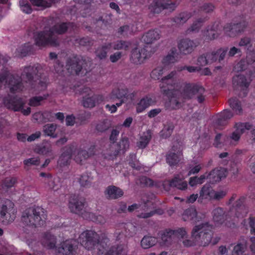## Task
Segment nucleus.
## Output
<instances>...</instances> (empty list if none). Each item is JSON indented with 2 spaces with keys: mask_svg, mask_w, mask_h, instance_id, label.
Segmentation results:
<instances>
[{
  "mask_svg": "<svg viewBox=\"0 0 255 255\" xmlns=\"http://www.w3.org/2000/svg\"><path fill=\"white\" fill-rule=\"evenodd\" d=\"M227 48H220L216 51L206 53L208 64H211L218 61L220 62L225 58L227 52Z\"/></svg>",
  "mask_w": 255,
  "mask_h": 255,
  "instance_id": "obj_16",
  "label": "nucleus"
},
{
  "mask_svg": "<svg viewBox=\"0 0 255 255\" xmlns=\"http://www.w3.org/2000/svg\"><path fill=\"white\" fill-rule=\"evenodd\" d=\"M19 6L22 11L26 13H30L32 11V8L29 2L25 0H20Z\"/></svg>",
  "mask_w": 255,
  "mask_h": 255,
  "instance_id": "obj_54",
  "label": "nucleus"
},
{
  "mask_svg": "<svg viewBox=\"0 0 255 255\" xmlns=\"http://www.w3.org/2000/svg\"><path fill=\"white\" fill-rule=\"evenodd\" d=\"M86 203L83 198L72 197L69 202V207L71 211L78 214L85 219L91 218V214L86 209Z\"/></svg>",
  "mask_w": 255,
  "mask_h": 255,
  "instance_id": "obj_5",
  "label": "nucleus"
},
{
  "mask_svg": "<svg viewBox=\"0 0 255 255\" xmlns=\"http://www.w3.org/2000/svg\"><path fill=\"white\" fill-rule=\"evenodd\" d=\"M246 197L244 196L241 197L238 199L234 205V208L236 211V215L238 217L246 216L248 212V207L245 205Z\"/></svg>",
  "mask_w": 255,
  "mask_h": 255,
  "instance_id": "obj_21",
  "label": "nucleus"
},
{
  "mask_svg": "<svg viewBox=\"0 0 255 255\" xmlns=\"http://www.w3.org/2000/svg\"><path fill=\"white\" fill-rule=\"evenodd\" d=\"M105 193L107 196V198L109 199H118L122 197L124 194L122 189L114 185L108 186L106 188Z\"/></svg>",
  "mask_w": 255,
  "mask_h": 255,
  "instance_id": "obj_23",
  "label": "nucleus"
},
{
  "mask_svg": "<svg viewBox=\"0 0 255 255\" xmlns=\"http://www.w3.org/2000/svg\"><path fill=\"white\" fill-rule=\"evenodd\" d=\"M20 53L21 56L25 57L33 53V48L29 43L24 44L20 49Z\"/></svg>",
  "mask_w": 255,
  "mask_h": 255,
  "instance_id": "obj_47",
  "label": "nucleus"
},
{
  "mask_svg": "<svg viewBox=\"0 0 255 255\" xmlns=\"http://www.w3.org/2000/svg\"><path fill=\"white\" fill-rule=\"evenodd\" d=\"M227 175L226 168L221 167L219 169H214L209 174L210 178H213V181L219 182L222 178H225Z\"/></svg>",
  "mask_w": 255,
  "mask_h": 255,
  "instance_id": "obj_27",
  "label": "nucleus"
},
{
  "mask_svg": "<svg viewBox=\"0 0 255 255\" xmlns=\"http://www.w3.org/2000/svg\"><path fill=\"white\" fill-rule=\"evenodd\" d=\"M192 238H194L197 244L206 246L211 242L212 233L207 223L201 224L195 226L192 231Z\"/></svg>",
  "mask_w": 255,
  "mask_h": 255,
  "instance_id": "obj_4",
  "label": "nucleus"
},
{
  "mask_svg": "<svg viewBox=\"0 0 255 255\" xmlns=\"http://www.w3.org/2000/svg\"><path fill=\"white\" fill-rule=\"evenodd\" d=\"M190 15L187 12H182L174 18V21L177 24H183L190 18Z\"/></svg>",
  "mask_w": 255,
  "mask_h": 255,
  "instance_id": "obj_52",
  "label": "nucleus"
},
{
  "mask_svg": "<svg viewBox=\"0 0 255 255\" xmlns=\"http://www.w3.org/2000/svg\"><path fill=\"white\" fill-rule=\"evenodd\" d=\"M174 128V124L170 122H167L164 125L163 128L159 133V136L161 138L166 139L169 137Z\"/></svg>",
  "mask_w": 255,
  "mask_h": 255,
  "instance_id": "obj_32",
  "label": "nucleus"
},
{
  "mask_svg": "<svg viewBox=\"0 0 255 255\" xmlns=\"http://www.w3.org/2000/svg\"><path fill=\"white\" fill-rule=\"evenodd\" d=\"M15 209L14 204L10 200H6L0 206V222L7 225L13 222L15 218Z\"/></svg>",
  "mask_w": 255,
  "mask_h": 255,
  "instance_id": "obj_8",
  "label": "nucleus"
},
{
  "mask_svg": "<svg viewBox=\"0 0 255 255\" xmlns=\"http://www.w3.org/2000/svg\"><path fill=\"white\" fill-rule=\"evenodd\" d=\"M56 126L54 124H47L43 127V131L45 135L55 137L56 135H53L55 131Z\"/></svg>",
  "mask_w": 255,
  "mask_h": 255,
  "instance_id": "obj_49",
  "label": "nucleus"
},
{
  "mask_svg": "<svg viewBox=\"0 0 255 255\" xmlns=\"http://www.w3.org/2000/svg\"><path fill=\"white\" fill-rule=\"evenodd\" d=\"M56 238L50 233H45L42 240V245L48 249H55L57 248L56 246Z\"/></svg>",
  "mask_w": 255,
  "mask_h": 255,
  "instance_id": "obj_24",
  "label": "nucleus"
},
{
  "mask_svg": "<svg viewBox=\"0 0 255 255\" xmlns=\"http://www.w3.org/2000/svg\"><path fill=\"white\" fill-rule=\"evenodd\" d=\"M250 83V82H248L246 77L243 75H236L233 78V84L235 87L247 88L249 86Z\"/></svg>",
  "mask_w": 255,
  "mask_h": 255,
  "instance_id": "obj_34",
  "label": "nucleus"
},
{
  "mask_svg": "<svg viewBox=\"0 0 255 255\" xmlns=\"http://www.w3.org/2000/svg\"><path fill=\"white\" fill-rule=\"evenodd\" d=\"M129 147V141L127 137H122L120 141L117 144H112L110 147L111 152L109 155L111 157H116L119 154L120 151L123 152Z\"/></svg>",
  "mask_w": 255,
  "mask_h": 255,
  "instance_id": "obj_13",
  "label": "nucleus"
},
{
  "mask_svg": "<svg viewBox=\"0 0 255 255\" xmlns=\"http://www.w3.org/2000/svg\"><path fill=\"white\" fill-rule=\"evenodd\" d=\"M46 97L42 96H35L31 98L29 100V105L31 106L36 107L40 105V102L44 99H45Z\"/></svg>",
  "mask_w": 255,
  "mask_h": 255,
  "instance_id": "obj_59",
  "label": "nucleus"
},
{
  "mask_svg": "<svg viewBox=\"0 0 255 255\" xmlns=\"http://www.w3.org/2000/svg\"><path fill=\"white\" fill-rule=\"evenodd\" d=\"M76 27L73 22H60L52 26L48 30L34 33V38L35 44L39 46L49 44L56 47L59 45L57 36L54 32L58 34H64L66 32H71Z\"/></svg>",
  "mask_w": 255,
  "mask_h": 255,
  "instance_id": "obj_1",
  "label": "nucleus"
},
{
  "mask_svg": "<svg viewBox=\"0 0 255 255\" xmlns=\"http://www.w3.org/2000/svg\"><path fill=\"white\" fill-rule=\"evenodd\" d=\"M79 181L81 185L83 187L88 186L91 183L89 176L87 174H83L81 175Z\"/></svg>",
  "mask_w": 255,
  "mask_h": 255,
  "instance_id": "obj_62",
  "label": "nucleus"
},
{
  "mask_svg": "<svg viewBox=\"0 0 255 255\" xmlns=\"http://www.w3.org/2000/svg\"><path fill=\"white\" fill-rule=\"evenodd\" d=\"M249 65H252L255 62V51L254 50H248L247 52L246 58L245 59Z\"/></svg>",
  "mask_w": 255,
  "mask_h": 255,
  "instance_id": "obj_60",
  "label": "nucleus"
},
{
  "mask_svg": "<svg viewBox=\"0 0 255 255\" xmlns=\"http://www.w3.org/2000/svg\"><path fill=\"white\" fill-rule=\"evenodd\" d=\"M139 183L142 186L151 187L153 185V181L146 176H141L138 179Z\"/></svg>",
  "mask_w": 255,
  "mask_h": 255,
  "instance_id": "obj_58",
  "label": "nucleus"
},
{
  "mask_svg": "<svg viewBox=\"0 0 255 255\" xmlns=\"http://www.w3.org/2000/svg\"><path fill=\"white\" fill-rule=\"evenodd\" d=\"M181 153L180 149L177 146H173L171 151H169L166 155V161L170 166H173L177 164L180 160Z\"/></svg>",
  "mask_w": 255,
  "mask_h": 255,
  "instance_id": "obj_20",
  "label": "nucleus"
},
{
  "mask_svg": "<svg viewBox=\"0 0 255 255\" xmlns=\"http://www.w3.org/2000/svg\"><path fill=\"white\" fill-rule=\"evenodd\" d=\"M247 247V241L244 239L241 243H238L234 248L232 252L233 255H242L246 250Z\"/></svg>",
  "mask_w": 255,
  "mask_h": 255,
  "instance_id": "obj_42",
  "label": "nucleus"
},
{
  "mask_svg": "<svg viewBox=\"0 0 255 255\" xmlns=\"http://www.w3.org/2000/svg\"><path fill=\"white\" fill-rule=\"evenodd\" d=\"M91 65V61L81 56L70 58L67 61V69L72 74H86L90 70Z\"/></svg>",
  "mask_w": 255,
  "mask_h": 255,
  "instance_id": "obj_3",
  "label": "nucleus"
},
{
  "mask_svg": "<svg viewBox=\"0 0 255 255\" xmlns=\"http://www.w3.org/2000/svg\"><path fill=\"white\" fill-rule=\"evenodd\" d=\"M112 47L111 43L106 44L101 48L98 49L97 51V56L100 59H104L107 56V50Z\"/></svg>",
  "mask_w": 255,
  "mask_h": 255,
  "instance_id": "obj_45",
  "label": "nucleus"
},
{
  "mask_svg": "<svg viewBox=\"0 0 255 255\" xmlns=\"http://www.w3.org/2000/svg\"><path fill=\"white\" fill-rule=\"evenodd\" d=\"M127 94V90L126 89H118L113 90L111 94L110 98L111 99L114 100L116 99H123L125 98Z\"/></svg>",
  "mask_w": 255,
  "mask_h": 255,
  "instance_id": "obj_44",
  "label": "nucleus"
},
{
  "mask_svg": "<svg viewBox=\"0 0 255 255\" xmlns=\"http://www.w3.org/2000/svg\"><path fill=\"white\" fill-rule=\"evenodd\" d=\"M151 136V130H147L144 133V135L140 138V140L137 142V146L140 148H145L150 140Z\"/></svg>",
  "mask_w": 255,
  "mask_h": 255,
  "instance_id": "obj_39",
  "label": "nucleus"
},
{
  "mask_svg": "<svg viewBox=\"0 0 255 255\" xmlns=\"http://www.w3.org/2000/svg\"><path fill=\"white\" fill-rule=\"evenodd\" d=\"M157 243V240L156 238L146 235L144 236L141 240V247L144 249H149L155 246Z\"/></svg>",
  "mask_w": 255,
  "mask_h": 255,
  "instance_id": "obj_31",
  "label": "nucleus"
},
{
  "mask_svg": "<svg viewBox=\"0 0 255 255\" xmlns=\"http://www.w3.org/2000/svg\"><path fill=\"white\" fill-rule=\"evenodd\" d=\"M41 71V67L38 64L25 66L21 74V79L23 82L32 86L39 80Z\"/></svg>",
  "mask_w": 255,
  "mask_h": 255,
  "instance_id": "obj_7",
  "label": "nucleus"
},
{
  "mask_svg": "<svg viewBox=\"0 0 255 255\" xmlns=\"http://www.w3.org/2000/svg\"><path fill=\"white\" fill-rule=\"evenodd\" d=\"M229 104L231 108L236 114L242 113L243 110L240 101L236 98H231L229 100Z\"/></svg>",
  "mask_w": 255,
  "mask_h": 255,
  "instance_id": "obj_41",
  "label": "nucleus"
},
{
  "mask_svg": "<svg viewBox=\"0 0 255 255\" xmlns=\"http://www.w3.org/2000/svg\"><path fill=\"white\" fill-rule=\"evenodd\" d=\"M161 240L166 245L171 244L174 238L172 234H170V230L166 231L162 235Z\"/></svg>",
  "mask_w": 255,
  "mask_h": 255,
  "instance_id": "obj_53",
  "label": "nucleus"
},
{
  "mask_svg": "<svg viewBox=\"0 0 255 255\" xmlns=\"http://www.w3.org/2000/svg\"><path fill=\"white\" fill-rule=\"evenodd\" d=\"M5 106L14 111H19L22 109L25 102L17 96L8 97L3 100Z\"/></svg>",
  "mask_w": 255,
  "mask_h": 255,
  "instance_id": "obj_14",
  "label": "nucleus"
},
{
  "mask_svg": "<svg viewBox=\"0 0 255 255\" xmlns=\"http://www.w3.org/2000/svg\"><path fill=\"white\" fill-rule=\"evenodd\" d=\"M72 157V153L71 149H67L64 151L59 157L57 164L61 167H63L70 164Z\"/></svg>",
  "mask_w": 255,
  "mask_h": 255,
  "instance_id": "obj_26",
  "label": "nucleus"
},
{
  "mask_svg": "<svg viewBox=\"0 0 255 255\" xmlns=\"http://www.w3.org/2000/svg\"><path fill=\"white\" fill-rule=\"evenodd\" d=\"M17 182V179L15 177H10L6 178L2 182V188L9 189L13 187Z\"/></svg>",
  "mask_w": 255,
  "mask_h": 255,
  "instance_id": "obj_51",
  "label": "nucleus"
},
{
  "mask_svg": "<svg viewBox=\"0 0 255 255\" xmlns=\"http://www.w3.org/2000/svg\"><path fill=\"white\" fill-rule=\"evenodd\" d=\"M176 74L175 71H172L170 74L167 75V76L163 77L161 79L162 85L161 86V92L165 95H168L170 93H172V89H170L169 88H166L165 86V84L168 85V83L167 82V81H171L172 78Z\"/></svg>",
  "mask_w": 255,
  "mask_h": 255,
  "instance_id": "obj_36",
  "label": "nucleus"
},
{
  "mask_svg": "<svg viewBox=\"0 0 255 255\" xmlns=\"http://www.w3.org/2000/svg\"><path fill=\"white\" fill-rule=\"evenodd\" d=\"M214 190L209 184H205L201 188L198 198V202H202L204 199L211 200Z\"/></svg>",
  "mask_w": 255,
  "mask_h": 255,
  "instance_id": "obj_25",
  "label": "nucleus"
},
{
  "mask_svg": "<svg viewBox=\"0 0 255 255\" xmlns=\"http://www.w3.org/2000/svg\"><path fill=\"white\" fill-rule=\"evenodd\" d=\"M156 213L162 214L163 213V211L162 210L158 209L154 211H151L150 212L148 213H141L140 214L138 215L137 217L139 218L146 219L152 217Z\"/></svg>",
  "mask_w": 255,
  "mask_h": 255,
  "instance_id": "obj_57",
  "label": "nucleus"
},
{
  "mask_svg": "<svg viewBox=\"0 0 255 255\" xmlns=\"http://www.w3.org/2000/svg\"><path fill=\"white\" fill-rule=\"evenodd\" d=\"M99 236L95 231L86 230L79 237L78 241L85 249L90 250L93 249L99 242Z\"/></svg>",
  "mask_w": 255,
  "mask_h": 255,
  "instance_id": "obj_6",
  "label": "nucleus"
},
{
  "mask_svg": "<svg viewBox=\"0 0 255 255\" xmlns=\"http://www.w3.org/2000/svg\"><path fill=\"white\" fill-rule=\"evenodd\" d=\"M77 244L75 240H66L61 243L56 248L57 255H75Z\"/></svg>",
  "mask_w": 255,
  "mask_h": 255,
  "instance_id": "obj_9",
  "label": "nucleus"
},
{
  "mask_svg": "<svg viewBox=\"0 0 255 255\" xmlns=\"http://www.w3.org/2000/svg\"><path fill=\"white\" fill-rule=\"evenodd\" d=\"M212 213L214 221L219 224H222L227 219L225 212L221 208L215 209Z\"/></svg>",
  "mask_w": 255,
  "mask_h": 255,
  "instance_id": "obj_33",
  "label": "nucleus"
},
{
  "mask_svg": "<svg viewBox=\"0 0 255 255\" xmlns=\"http://www.w3.org/2000/svg\"><path fill=\"white\" fill-rule=\"evenodd\" d=\"M177 91H174V93L172 91L171 94L173 95V97L170 99V103L171 105L174 109H179L181 107V100L179 98H176L174 97V95H177ZM171 93L168 95L170 96Z\"/></svg>",
  "mask_w": 255,
  "mask_h": 255,
  "instance_id": "obj_46",
  "label": "nucleus"
},
{
  "mask_svg": "<svg viewBox=\"0 0 255 255\" xmlns=\"http://www.w3.org/2000/svg\"><path fill=\"white\" fill-rule=\"evenodd\" d=\"M239 45L240 46H245L247 47L249 49V48L251 47L252 45L251 43V39L248 37H245L240 40Z\"/></svg>",
  "mask_w": 255,
  "mask_h": 255,
  "instance_id": "obj_64",
  "label": "nucleus"
},
{
  "mask_svg": "<svg viewBox=\"0 0 255 255\" xmlns=\"http://www.w3.org/2000/svg\"><path fill=\"white\" fill-rule=\"evenodd\" d=\"M59 0H50V2L45 0H30L31 3L39 7V9L42 10L51 6V3H56Z\"/></svg>",
  "mask_w": 255,
  "mask_h": 255,
  "instance_id": "obj_38",
  "label": "nucleus"
},
{
  "mask_svg": "<svg viewBox=\"0 0 255 255\" xmlns=\"http://www.w3.org/2000/svg\"><path fill=\"white\" fill-rule=\"evenodd\" d=\"M148 47L143 48L141 50L137 48L133 49L131 52L130 61L135 64H140L147 57V55L145 53L147 52Z\"/></svg>",
  "mask_w": 255,
  "mask_h": 255,
  "instance_id": "obj_19",
  "label": "nucleus"
},
{
  "mask_svg": "<svg viewBox=\"0 0 255 255\" xmlns=\"http://www.w3.org/2000/svg\"><path fill=\"white\" fill-rule=\"evenodd\" d=\"M170 234H172L173 238L175 239L176 238H183L186 234V232L184 229L179 228L175 230H170Z\"/></svg>",
  "mask_w": 255,
  "mask_h": 255,
  "instance_id": "obj_56",
  "label": "nucleus"
},
{
  "mask_svg": "<svg viewBox=\"0 0 255 255\" xmlns=\"http://www.w3.org/2000/svg\"><path fill=\"white\" fill-rule=\"evenodd\" d=\"M159 38V34L157 31L149 30L142 36L144 42L149 44Z\"/></svg>",
  "mask_w": 255,
  "mask_h": 255,
  "instance_id": "obj_35",
  "label": "nucleus"
},
{
  "mask_svg": "<svg viewBox=\"0 0 255 255\" xmlns=\"http://www.w3.org/2000/svg\"><path fill=\"white\" fill-rule=\"evenodd\" d=\"M199 42L190 40L188 38L180 40L178 43V47L180 52L185 55L191 53L198 46Z\"/></svg>",
  "mask_w": 255,
  "mask_h": 255,
  "instance_id": "obj_12",
  "label": "nucleus"
},
{
  "mask_svg": "<svg viewBox=\"0 0 255 255\" xmlns=\"http://www.w3.org/2000/svg\"><path fill=\"white\" fill-rule=\"evenodd\" d=\"M163 188L166 191L170 190L171 188H176L183 190L187 188V183L183 181L179 175H175L172 179L165 182L163 184Z\"/></svg>",
  "mask_w": 255,
  "mask_h": 255,
  "instance_id": "obj_11",
  "label": "nucleus"
},
{
  "mask_svg": "<svg viewBox=\"0 0 255 255\" xmlns=\"http://www.w3.org/2000/svg\"><path fill=\"white\" fill-rule=\"evenodd\" d=\"M46 219L44 210L40 207H32L25 209L22 214L21 221L26 226L32 228L44 225Z\"/></svg>",
  "mask_w": 255,
  "mask_h": 255,
  "instance_id": "obj_2",
  "label": "nucleus"
},
{
  "mask_svg": "<svg viewBox=\"0 0 255 255\" xmlns=\"http://www.w3.org/2000/svg\"><path fill=\"white\" fill-rule=\"evenodd\" d=\"M95 148L94 146H91L87 150L82 149L78 150L75 156L74 160L77 163L82 164L83 162L95 154Z\"/></svg>",
  "mask_w": 255,
  "mask_h": 255,
  "instance_id": "obj_17",
  "label": "nucleus"
},
{
  "mask_svg": "<svg viewBox=\"0 0 255 255\" xmlns=\"http://www.w3.org/2000/svg\"><path fill=\"white\" fill-rule=\"evenodd\" d=\"M111 128V122L108 120H104L103 121L99 122L96 126V130L101 132H105Z\"/></svg>",
  "mask_w": 255,
  "mask_h": 255,
  "instance_id": "obj_43",
  "label": "nucleus"
},
{
  "mask_svg": "<svg viewBox=\"0 0 255 255\" xmlns=\"http://www.w3.org/2000/svg\"><path fill=\"white\" fill-rule=\"evenodd\" d=\"M249 65L245 59H241L234 66V70L236 72L243 71L248 68Z\"/></svg>",
  "mask_w": 255,
  "mask_h": 255,
  "instance_id": "obj_50",
  "label": "nucleus"
},
{
  "mask_svg": "<svg viewBox=\"0 0 255 255\" xmlns=\"http://www.w3.org/2000/svg\"><path fill=\"white\" fill-rule=\"evenodd\" d=\"M236 130L232 132L231 138L238 141L241 136V135L244 133L246 130H249L252 128L253 125L249 123H240L236 125Z\"/></svg>",
  "mask_w": 255,
  "mask_h": 255,
  "instance_id": "obj_22",
  "label": "nucleus"
},
{
  "mask_svg": "<svg viewBox=\"0 0 255 255\" xmlns=\"http://www.w3.org/2000/svg\"><path fill=\"white\" fill-rule=\"evenodd\" d=\"M100 101H103L102 97L100 95H94L92 97H84L83 99V105L86 108H93L95 107L96 103Z\"/></svg>",
  "mask_w": 255,
  "mask_h": 255,
  "instance_id": "obj_29",
  "label": "nucleus"
},
{
  "mask_svg": "<svg viewBox=\"0 0 255 255\" xmlns=\"http://www.w3.org/2000/svg\"><path fill=\"white\" fill-rule=\"evenodd\" d=\"M127 246L124 245H120L111 247L105 255H127Z\"/></svg>",
  "mask_w": 255,
  "mask_h": 255,
  "instance_id": "obj_28",
  "label": "nucleus"
},
{
  "mask_svg": "<svg viewBox=\"0 0 255 255\" xmlns=\"http://www.w3.org/2000/svg\"><path fill=\"white\" fill-rule=\"evenodd\" d=\"M204 88L201 86L187 84L184 87L181 95L183 98L189 99L192 98L193 96L197 94L198 92H204Z\"/></svg>",
  "mask_w": 255,
  "mask_h": 255,
  "instance_id": "obj_18",
  "label": "nucleus"
},
{
  "mask_svg": "<svg viewBox=\"0 0 255 255\" xmlns=\"http://www.w3.org/2000/svg\"><path fill=\"white\" fill-rule=\"evenodd\" d=\"M215 6L212 3H204L199 6L198 10L206 13H212L215 9Z\"/></svg>",
  "mask_w": 255,
  "mask_h": 255,
  "instance_id": "obj_48",
  "label": "nucleus"
},
{
  "mask_svg": "<svg viewBox=\"0 0 255 255\" xmlns=\"http://www.w3.org/2000/svg\"><path fill=\"white\" fill-rule=\"evenodd\" d=\"M197 213L194 208H190L185 210L182 215L183 220L184 221L190 220L194 222L196 221Z\"/></svg>",
  "mask_w": 255,
  "mask_h": 255,
  "instance_id": "obj_37",
  "label": "nucleus"
},
{
  "mask_svg": "<svg viewBox=\"0 0 255 255\" xmlns=\"http://www.w3.org/2000/svg\"><path fill=\"white\" fill-rule=\"evenodd\" d=\"M246 26V23L242 22L237 23L227 24L224 27V29L230 37H234L243 32Z\"/></svg>",
  "mask_w": 255,
  "mask_h": 255,
  "instance_id": "obj_15",
  "label": "nucleus"
},
{
  "mask_svg": "<svg viewBox=\"0 0 255 255\" xmlns=\"http://www.w3.org/2000/svg\"><path fill=\"white\" fill-rule=\"evenodd\" d=\"M2 75L5 76V80L6 83H7L10 91L11 93L19 92L22 90V84L21 80H22L21 77L20 78L17 76H15L9 72H6L4 74H2Z\"/></svg>",
  "mask_w": 255,
  "mask_h": 255,
  "instance_id": "obj_10",
  "label": "nucleus"
},
{
  "mask_svg": "<svg viewBox=\"0 0 255 255\" xmlns=\"http://www.w3.org/2000/svg\"><path fill=\"white\" fill-rule=\"evenodd\" d=\"M35 86H37L40 90H43L45 89L47 87V79L45 78L42 79L40 75L39 80H37V82L32 86L34 87Z\"/></svg>",
  "mask_w": 255,
  "mask_h": 255,
  "instance_id": "obj_55",
  "label": "nucleus"
},
{
  "mask_svg": "<svg viewBox=\"0 0 255 255\" xmlns=\"http://www.w3.org/2000/svg\"><path fill=\"white\" fill-rule=\"evenodd\" d=\"M152 102V100L151 98L148 97L142 98L137 104L136 112L137 113L143 112L151 104Z\"/></svg>",
  "mask_w": 255,
  "mask_h": 255,
  "instance_id": "obj_40",
  "label": "nucleus"
},
{
  "mask_svg": "<svg viewBox=\"0 0 255 255\" xmlns=\"http://www.w3.org/2000/svg\"><path fill=\"white\" fill-rule=\"evenodd\" d=\"M197 64L200 66H204L208 64L206 53H204L198 57Z\"/></svg>",
  "mask_w": 255,
  "mask_h": 255,
  "instance_id": "obj_63",
  "label": "nucleus"
},
{
  "mask_svg": "<svg viewBox=\"0 0 255 255\" xmlns=\"http://www.w3.org/2000/svg\"><path fill=\"white\" fill-rule=\"evenodd\" d=\"M119 227L124 231L126 236L132 237L136 232V227L130 223H121L119 225Z\"/></svg>",
  "mask_w": 255,
  "mask_h": 255,
  "instance_id": "obj_30",
  "label": "nucleus"
},
{
  "mask_svg": "<svg viewBox=\"0 0 255 255\" xmlns=\"http://www.w3.org/2000/svg\"><path fill=\"white\" fill-rule=\"evenodd\" d=\"M129 45V43L123 40H120L117 41V42L114 44V49L119 50V49H125L128 48Z\"/></svg>",
  "mask_w": 255,
  "mask_h": 255,
  "instance_id": "obj_61",
  "label": "nucleus"
}]
</instances>
